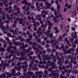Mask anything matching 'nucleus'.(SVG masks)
Listing matches in <instances>:
<instances>
[{"mask_svg": "<svg viewBox=\"0 0 78 78\" xmlns=\"http://www.w3.org/2000/svg\"><path fill=\"white\" fill-rule=\"evenodd\" d=\"M49 66H52V69H58V67H56V65L55 63H54L53 62L50 61H48V64L44 67L45 69L46 70L48 69V67Z\"/></svg>", "mask_w": 78, "mask_h": 78, "instance_id": "obj_1", "label": "nucleus"}, {"mask_svg": "<svg viewBox=\"0 0 78 78\" xmlns=\"http://www.w3.org/2000/svg\"><path fill=\"white\" fill-rule=\"evenodd\" d=\"M23 72L24 73H23V75L24 76H26V77L27 78H30L32 75H33L34 73L33 72H31L30 71H28L27 73L26 71L27 70L26 68L24 69Z\"/></svg>", "mask_w": 78, "mask_h": 78, "instance_id": "obj_2", "label": "nucleus"}, {"mask_svg": "<svg viewBox=\"0 0 78 78\" xmlns=\"http://www.w3.org/2000/svg\"><path fill=\"white\" fill-rule=\"evenodd\" d=\"M59 73V70L57 69L55 71H52V74H50V77H51L52 75L55 76H59L58 73Z\"/></svg>", "mask_w": 78, "mask_h": 78, "instance_id": "obj_3", "label": "nucleus"}, {"mask_svg": "<svg viewBox=\"0 0 78 78\" xmlns=\"http://www.w3.org/2000/svg\"><path fill=\"white\" fill-rule=\"evenodd\" d=\"M16 72V71L14 69H12V72L10 74H8V76H7V78H11V77L12 76L14 75V73Z\"/></svg>", "mask_w": 78, "mask_h": 78, "instance_id": "obj_4", "label": "nucleus"}, {"mask_svg": "<svg viewBox=\"0 0 78 78\" xmlns=\"http://www.w3.org/2000/svg\"><path fill=\"white\" fill-rule=\"evenodd\" d=\"M16 66H17V67H14V69H15L16 70H17L18 71H20V70L22 68V66H20V63L19 62H18L16 64Z\"/></svg>", "mask_w": 78, "mask_h": 78, "instance_id": "obj_5", "label": "nucleus"}, {"mask_svg": "<svg viewBox=\"0 0 78 78\" xmlns=\"http://www.w3.org/2000/svg\"><path fill=\"white\" fill-rule=\"evenodd\" d=\"M37 59V57L36 56H34L33 57L30 56L29 57V59L31 61V63H33V62L35 61V59Z\"/></svg>", "mask_w": 78, "mask_h": 78, "instance_id": "obj_6", "label": "nucleus"}, {"mask_svg": "<svg viewBox=\"0 0 78 78\" xmlns=\"http://www.w3.org/2000/svg\"><path fill=\"white\" fill-rule=\"evenodd\" d=\"M32 27V24H29V25L27 26V28L28 30H29L30 32L31 33H32L33 32V29H31V28Z\"/></svg>", "mask_w": 78, "mask_h": 78, "instance_id": "obj_7", "label": "nucleus"}, {"mask_svg": "<svg viewBox=\"0 0 78 78\" xmlns=\"http://www.w3.org/2000/svg\"><path fill=\"white\" fill-rule=\"evenodd\" d=\"M19 23L20 24H22V27H25V22L23 20V19L22 18H20V19Z\"/></svg>", "mask_w": 78, "mask_h": 78, "instance_id": "obj_8", "label": "nucleus"}, {"mask_svg": "<svg viewBox=\"0 0 78 78\" xmlns=\"http://www.w3.org/2000/svg\"><path fill=\"white\" fill-rule=\"evenodd\" d=\"M41 16L43 18H45V17H46V15L45 14H41V15H37L35 16V17L36 18H39V17H41Z\"/></svg>", "mask_w": 78, "mask_h": 78, "instance_id": "obj_9", "label": "nucleus"}, {"mask_svg": "<svg viewBox=\"0 0 78 78\" xmlns=\"http://www.w3.org/2000/svg\"><path fill=\"white\" fill-rule=\"evenodd\" d=\"M69 58H70V59H71V62H72L73 63L74 62V61H76V58L75 57H73V56H72L71 55L69 56Z\"/></svg>", "mask_w": 78, "mask_h": 78, "instance_id": "obj_10", "label": "nucleus"}, {"mask_svg": "<svg viewBox=\"0 0 78 78\" xmlns=\"http://www.w3.org/2000/svg\"><path fill=\"white\" fill-rule=\"evenodd\" d=\"M59 61H62V62L64 63L65 61V57L64 56H62L61 57V59H60L58 61V62H59Z\"/></svg>", "mask_w": 78, "mask_h": 78, "instance_id": "obj_11", "label": "nucleus"}, {"mask_svg": "<svg viewBox=\"0 0 78 78\" xmlns=\"http://www.w3.org/2000/svg\"><path fill=\"white\" fill-rule=\"evenodd\" d=\"M9 32H11V33H12L13 34H16V36H18V35H19L18 34V33L16 32V31H14V30L13 29L11 30H9Z\"/></svg>", "mask_w": 78, "mask_h": 78, "instance_id": "obj_12", "label": "nucleus"}, {"mask_svg": "<svg viewBox=\"0 0 78 78\" xmlns=\"http://www.w3.org/2000/svg\"><path fill=\"white\" fill-rule=\"evenodd\" d=\"M29 45H33L34 46L33 47V48H34L35 47H36L37 46V44L35 42H34V43H32V42L30 41L29 43Z\"/></svg>", "mask_w": 78, "mask_h": 78, "instance_id": "obj_13", "label": "nucleus"}, {"mask_svg": "<svg viewBox=\"0 0 78 78\" xmlns=\"http://www.w3.org/2000/svg\"><path fill=\"white\" fill-rule=\"evenodd\" d=\"M0 67L2 68V69L3 70H5V65H2V64H0ZM2 70V69L0 68V71Z\"/></svg>", "mask_w": 78, "mask_h": 78, "instance_id": "obj_14", "label": "nucleus"}, {"mask_svg": "<svg viewBox=\"0 0 78 78\" xmlns=\"http://www.w3.org/2000/svg\"><path fill=\"white\" fill-rule=\"evenodd\" d=\"M13 8H14V10L15 11H19L20 9L18 7H17V5H15L13 6Z\"/></svg>", "mask_w": 78, "mask_h": 78, "instance_id": "obj_15", "label": "nucleus"}, {"mask_svg": "<svg viewBox=\"0 0 78 78\" xmlns=\"http://www.w3.org/2000/svg\"><path fill=\"white\" fill-rule=\"evenodd\" d=\"M13 44L16 45V46H20V45H21V42H19L18 43L15 41L13 43Z\"/></svg>", "mask_w": 78, "mask_h": 78, "instance_id": "obj_16", "label": "nucleus"}, {"mask_svg": "<svg viewBox=\"0 0 78 78\" xmlns=\"http://www.w3.org/2000/svg\"><path fill=\"white\" fill-rule=\"evenodd\" d=\"M35 73L36 75H41V74L42 75H43L44 74V73H42V71H36L35 72Z\"/></svg>", "mask_w": 78, "mask_h": 78, "instance_id": "obj_17", "label": "nucleus"}, {"mask_svg": "<svg viewBox=\"0 0 78 78\" xmlns=\"http://www.w3.org/2000/svg\"><path fill=\"white\" fill-rule=\"evenodd\" d=\"M44 58L46 60H48V59H50L51 58L50 57V56L48 55H44Z\"/></svg>", "mask_w": 78, "mask_h": 78, "instance_id": "obj_18", "label": "nucleus"}, {"mask_svg": "<svg viewBox=\"0 0 78 78\" xmlns=\"http://www.w3.org/2000/svg\"><path fill=\"white\" fill-rule=\"evenodd\" d=\"M27 47H28V44H26L25 45H24L23 46H20V49H21V50H23V49H24L25 48Z\"/></svg>", "mask_w": 78, "mask_h": 78, "instance_id": "obj_19", "label": "nucleus"}, {"mask_svg": "<svg viewBox=\"0 0 78 78\" xmlns=\"http://www.w3.org/2000/svg\"><path fill=\"white\" fill-rule=\"evenodd\" d=\"M56 39H55V42L53 45V47H54V48H55L57 46V44L59 42L58 41L56 42Z\"/></svg>", "mask_w": 78, "mask_h": 78, "instance_id": "obj_20", "label": "nucleus"}, {"mask_svg": "<svg viewBox=\"0 0 78 78\" xmlns=\"http://www.w3.org/2000/svg\"><path fill=\"white\" fill-rule=\"evenodd\" d=\"M11 56H12V54H10L9 55H5V59H10L11 58Z\"/></svg>", "mask_w": 78, "mask_h": 78, "instance_id": "obj_21", "label": "nucleus"}, {"mask_svg": "<svg viewBox=\"0 0 78 78\" xmlns=\"http://www.w3.org/2000/svg\"><path fill=\"white\" fill-rule=\"evenodd\" d=\"M32 49L31 48L29 47L28 48V49H25V53H28L30 52V51H31Z\"/></svg>", "mask_w": 78, "mask_h": 78, "instance_id": "obj_22", "label": "nucleus"}, {"mask_svg": "<svg viewBox=\"0 0 78 78\" xmlns=\"http://www.w3.org/2000/svg\"><path fill=\"white\" fill-rule=\"evenodd\" d=\"M58 17H59V16H57L53 18V19L54 20V22L55 23H57V19H58Z\"/></svg>", "mask_w": 78, "mask_h": 78, "instance_id": "obj_23", "label": "nucleus"}, {"mask_svg": "<svg viewBox=\"0 0 78 78\" xmlns=\"http://www.w3.org/2000/svg\"><path fill=\"white\" fill-rule=\"evenodd\" d=\"M58 68L60 71H62V69H63V70H65L66 67H65V66H63L62 67H61V66H59Z\"/></svg>", "mask_w": 78, "mask_h": 78, "instance_id": "obj_24", "label": "nucleus"}, {"mask_svg": "<svg viewBox=\"0 0 78 78\" xmlns=\"http://www.w3.org/2000/svg\"><path fill=\"white\" fill-rule=\"evenodd\" d=\"M56 56L55 55H54L53 57V58L52 59H51L52 61H53L54 62H56Z\"/></svg>", "mask_w": 78, "mask_h": 78, "instance_id": "obj_25", "label": "nucleus"}, {"mask_svg": "<svg viewBox=\"0 0 78 78\" xmlns=\"http://www.w3.org/2000/svg\"><path fill=\"white\" fill-rule=\"evenodd\" d=\"M34 50H35V51L37 53H40L39 50V49H37V47H34Z\"/></svg>", "mask_w": 78, "mask_h": 78, "instance_id": "obj_26", "label": "nucleus"}, {"mask_svg": "<svg viewBox=\"0 0 78 78\" xmlns=\"http://www.w3.org/2000/svg\"><path fill=\"white\" fill-rule=\"evenodd\" d=\"M28 37L29 39H30L32 40V38H33V35L31 34H29L28 35Z\"/></svg>", "mask_w": 78, "mask_h": 78, "instance_id": "obj_27", "label": "nucleus"}, {"mask_svg": "<svg viewBox=\"0 0 78 78\" xmlns=\"http://www.w3.org/2000/svg\"><path fill=\"white\" fill-rule=\"evenodd\" d=\"M7 51L8 52H9L10 53H14V50H10L9 49V47L8 48V49H7Z\"/></svg>", "mask_w": 78, "mask_h": 78, "instance_id": "obj_28", "label": "nucleus"}, {"mask_svg": "<svg viewBox=\"0 0 78 78\" xmlns=\"http://www.w3.org/2000/svg\"><path fill=\"white\" fill-rule=\"evenodd\" d=\"M19 39H20V41H21V42L24 41V39H23V37H22V36H19Z\"/></svg>", "mask_w": 78, "mask_h": 78, "instance_id": "obj_29", "label": "nucleus"}, {"mask_svg": "<svg viewBox=\"0 0 78 78\" xmlns=\"http://www.w3.org/2000/svg\"><path fill=\"white\" fill-rule=\"evenodd\" d=\"M20 11H18L17 12H15L13 14L15 16H17L18 14H20Z\"/></svg>", "mask_w": 78, "mask_h": 78, "instance_id": "obj_30", "label": "nucleus"}, {"mask_svg": "<svg viewBox=\"0 0 78 78\" xmlns=\"http://www.w3.org/2000/svg\"><path fill=\"white\" fill-rule=\"evenodd\" d=\"M35 39H36L37 40L38 42L39 43H41V39L40 38H37V37H36Z\"/></svg>", "mask_w": 78, "mask_h": 78, "instance_id": "obj_31", "label": "nucleus"}, {"mask_svg": "<svg viewBox=\"0 0 78 78\" xmlns=\"http://www.w3.org/2000/svg\"><path fill=\"white\" fill-rule=\"evenodd\" d=\"M16 2H17V3L18 5H21V4L22 3V2H20V1L19 0H16Z\"/></svg>", "mask_w": 78, "mask_h": 78, "instance_id": "obj_32", "label": "nucleus"}, {"mask_svg": "<svg viewBox=\"0 0 78 78\" xmlns=\"http://www.w3.org/2000/svg\"><path fill=\"white\" fill-rule=\"evenodd\" d=\"M53 39H54V40H52ZM53 39H51V40L50 41V43L51 44H53V43H54L55 41V39H56L55 38H53Z\"/></svg>", "mask_w": 78, "mask_h": 78, "instance_id": "obj_33", "label": "nucleus"}, {"mask_svg": "<svg viewBox=\"0 0 78 78\" xmlns=\"http://www.w3.org/2000/svg\"><path fill=\"white\" fill-rule=\"evenodd\" d=\"M62 37H63V36H60L59 37V38L58 39V41L60 42H61L62 41Z\"/></svg>", "mask_w": 78, "mask_h": 78, "instance_id": "obj_34", "label": "nucleus"}, {"mask_svg": "<svg viewBox=\"0 0 78 78\" xmlns=\"http://www.w3.org/2000/svg\"><path fill=\"white\" fill-rule=\"evenodd\" d=\"M5 40L7 41V44H9V42H10V40H9V37H5Z\"/></svg>", "mask_w": 78, "mask_h": 78, "instance_id": "obj_35", "label": "nucleus"}, {"mask_svg": "<svg viewBox=\"0 0 78 78\" xmlns=\"http://www.w3.org/2000/svg\"><path fill=\"white\" fill-rule=\"evenodd\" d=\"M37 7V11H41V9L40 8L41 7L39 6V5H37V6H36Z\"/></svg>", "mask_w": 78, "mask_h": 78, "instance_id": "obj_36", "label": "nucleus"}, {"mask_svg": "<svg viewBox=\"0 0 78 78\" xmlns=\"http://www.w3.org/2000/svg\"><path fill=\"white\" fill-rule=\"evenodd\" d=\"M37 48H38L39 49H41V50H43V48L41 47V45L40 44H38Z\"/></svg>", "mask_w": 78, "mask_h": 78, "instance_id": "obj_37", "label": "nucleus"}, {"mask_svg": "<svg viewBox=\"0 0 78 78\" xmlns=\"http://www.w3.org/2000/svg\"><path fill=\"white\" fill-rule=\"evenodd\" d=\"M43 5H44V4L43 3L41 2V3H40L38 5V6H40V7H41V6L42 7V8L41 9H43V8H42V6H43Z\"/></svg>", "mask_w": 78, "mask_h": 78, "instance_id": "obj_38", "label": "nucleus"}, {"mask_svg": "<svg viewBox=\"0 0 78 78\" xmlns=\"http://www.w3.org/2000/svg\"><path fill=\"white\" fill-rule=\"evenodd\" d=\"M28 67V65H27L25 66H24V65H22V68L23 69H27Z\"/></svg>", "mask_w": 78, "mask_h": 78, "instance_id": "obj_39", "label": "nucleus"}, {"mask_svg": "<svg viewBox=\"0 0 78 78\" xmlns=\"http://www.w3.org/2000/svg\"><path fill=\"white\" fill-rule=\"evenodd\" d=\"M5 28L9 32V30H10V31H11V30L10 29H9V26L8 24H7Z\"/></svg>", "mask_w": 78, "mask_h": 78, "instance_id": "obj_40", "label": "nucleus"}, {"mask_svg": "<svg viewBox=\"0 0 78 78\" xmlns=\"http://www.w3.org/2000/svg\"><path fill=\"white\" fill-rule=\"evenodd\" d=\"M25 50H24V51H21V56H23V55L25 54V53H27L25 52Z\"/></svg>", "mask_w": 78, "mask_h": 78, "instance_id": "obj_41", "label": "nucleus"}, {"mask_svg": "<svg viewBox=\"0 0 78 78\" xmlns=\"http://www.w3.org/2000/svg\"><path fill=\"white\" fill-rule=\"evenodd\" d=\"M53 34H51V33H50L49 34V37H50L51 38V39H53V38H54V37H53Z\"/></svg>", "mask_w": 78, "mask_h": 78, "instance_id": "obj_42", "label": "nucleus"}, {"mask_svg": "<svg viewBox=\"0 0 78 78\" xmlns=\"http://www.w3.org/2000/svg\"><path fill=\"white\" fill-rule=\"evenodd\" d=\"M22 3H23V4H25V6H27V1H23L22 2Z\"/></svg>", "mask_w": 78, "mask_h": 78, "instance_id": "obj_43", "label": "nucleus"}, {"mask_svg": "<svg viewBox=\"0 0 78 78\" xmlns=\"http://www.w3.org/2000/svg\"><path fill=\"white\" fill-rule=\"evenodd\" d=\"M41 27L42 28H47V26L45 24H41Z\"/></svg>", "mask_w": 78, "mask_h": 78, "instance_id": "obj_44", "label": "nucleus"}, {"mask_svg": "<svg viewBox=\"0 0 78 78\" xmlns=\"http://www.w3.org/2000/svg\"><path fill=\"white\" fill-rule=\"evenodd\" d=\"M37 57L40 60V61H41V60H42V58H41V55H37Z\"/></svg>", "mask_w": 78, "mask_h": 78, "instance_id": "obj_45", "label": "nucleus"}, {"mask_svg": "<svg viewBox=\"0 0 78 78\" xmlns=\"http://www.w3.org/2000/svg\"><path fill=\"white\" fill-rule=\"evenodd\" d=\"M30 64L29 65V66L30 68H31V67H33V64H34V62H33V63H31V60H30Z\"/></svg>", "mask_w": 78, "mask_h": 78, "instance_id": "obj_46", "label": "nucleus"}, {"mask_svg": "<svg viewBox=\"0 0 78 78\" xmlns=\"http://www.w3.org/2000/svg\"><path fill=\"white\" fill-rule=\"evenodd\" d=\"M72 44L73 45V48H76V45L75 44V42H72Z\"/></svg>", "mask_w": 78, "mask_h": 78, "instance_id": "obj_47", "label": "nucleus"}, {"mask_svg": "<svg viewBox=\"0 0 78 78\" xmlns=\"http://www.w3.org/2000/svg\"><path fill=\"white\" fill-rule=\"evenodd\" d=\"M57 9L58 10V12H59V11H60L59 9H60L61 8V7H60V6L58 5V6H57Z\"/></svg>", "mask_w": 78, "mask_h": 78, "instance_id": "obj_48", "label": "nucleus"}, {"mask_svg": "<svg viewBox=\"0 0 78 78\" xmlns=\"http://www.w3.org/2000/svg\"><path fill=\"white\" fill-rule=\"evenodd\" d=\"M4 23H9V21L8 20H5L4 21Z\"/></svg>", "mask_w": 78, "mask_h": 78, "instance_id": "obj_49", "label": "nucleus"}, {"mask_svg": "<svg viewBox=\"0 0 78 78\" xmlns=\"http://www.w3.org/2000/svg\"><path fill=\"white\" fill-rule=\"evenodd\" d=\"M57 63L58 64H60V66H61L62 65V63H63V62H62V61H59V62H58V61Z\"/></svg>", "mask_w": 78, "mask_h": 78, "instance_id": "obj_50", "label": "nucleus"}, {"mask_svg": "<svg viewBox=\"0 0 78 78\" xmlns=\"http://www.w3.org/2000/svg\"><path fill=\"white\" fill-rule=\"evenodd\" d=\"M1 17H2V20H4L6 19V18L5 17V16H4V15H2Z\"/></svg>", "mask_w": 78, "mask_h": 78, "instance_id": "obj_51", "label": "nucleus"}, {"mask_svg": "<svg viewBox=\"0 0 78 78\" xmlns=\"http://www.w3.org/2000/svg\"><path fill=\"white\" fill-rule=\"evenodd\" d=\"M72 51V50H71V49L69 48L68 49V52L69 54H71L72 52L71 51Z\"/></svg>", "mask_w": 78, "mask_h": 78, "instance_id": "obj_52", "label": "nucleus"}, {"mask_svg": "<svg viewBox=\"0 0 78 78\" xmlns=\"http://www.w3.org/2000/svg\"><path fill=\"white\" fill-rule=\"evenodd\" d=\"M3 24V22L2 21V19H0V25H2Z\"/></svg>", "mask_w": 78, "mask_h": 78, "instance_id": "obj_53", "label": "nucleus"}, {"mask_svg": "<svg viewBox=\"0 0 78 78\" xmlns=\"http://www.w3.org/2000/svg\"><path fill=\"white\" fill-rule=\"evenodd\" d=\"M31 40H30V39H29L28 38V39H27L25 40V41L27 43H28L30 42V41H31Z\"/></svg>", "mask_w": 78, "mask_h": 78, "instance_id": "obj_54", "label": "nucleus"}, {"mask_svg": "<svg viewBox=\"0 0 78 78\" xmlns=\"http://www.w3.org/2000/svg\"><path fill=\"white\" fill-rule=\"evenodd\" d=\"M48 8H49L50 7H51V4L50 3H49L47 5Z\"/></svg>", "mask_w": 78, "mask_h": 78, "instance_id": "obj_55", "label": "nucleus"}, {"mask_svg": "<svg viewBox=\"0 0 78 78\" xmlns=\"http://www.w3.org/2000/svg\"><path fill=\"white\" fill-rule=\"evenodd\" d=\"M26 58H27V55H24L23 57V60H24V61H25V60L26 59Z\"/></svg>", "mask_w": 78, "mask_h": 78, "instance_id": "obj_56", "label": "nucleus"}, {"mask_svg": "<svg viewBox=\"0 0 78 78\" xmlns=\"http://www.w3.org/2000/svg\"><path fill=\"white\" fill-rule=\"evenodd\" d=\"M27 7H28L29 8L31 6V4L30 3H27Z\"/></svg>", "mask_w": 78, "mask_h": 78, "instance_id": "obj_57", "label": "nucleus"}, {"mask_svg": "<svg viewBox=\"0 0 78 78\" xmlns=\"http://www.w3.org/2000/svg\"><path fill=\"white\" fill-rule=\"evenodd\" d=\"M5 50V49L3 48H0V51H1V52H2V51H3Z\"/></svg>", "mask_w": 78, "mask_h": 78, "instance_id": "obj_58", "label": "nucleus"}, {"mask_svg": "<svg viewBox=\"0 0 78 78\" xmlns=\"http://www.w3.org/2000/svg\"><path fill=\"white\" fill-rule=\"evenodd\" d=\"M8 30H4L3 31V33L5 34H6V33H8Z\"/></svg>", "mask_w": 78, "mask_h": 78, "instance_id": "obj_59", "label": "nucleus"}, {"mask_svg": "<svg viewBox=\"0 0 78 78\" xmlns=\"http://www.w3.org/2000/svg\"><path fill=\"white\" fill-rule=\"evenodd\" d=\"M7 46V44L5 43V44H4L3 45V47H4V48H6Z\"/></svg>", "mask_w": 78, "mask_h": 78, "instance_id": "obj_60", "label": "nucleus"}, {"mask_svg": "<svg viewBox=\"0 0 78 78\" xmlns=\"http://www.w3.org/2000/svg\"><path fill=\"white\" fill-rule=\"evenodd\" d=\"M60 76V78H67V77H66V76H62V75L61 74Z\"/></svg>", "mask_w": 78, "mask_h": 78, "instance_id": "obj_61", "label": "nucleus"}, {"mask_svg": "<svg viewBox=\"0 0 78 78\" xmlns=\"http://www.w3.org/2000/svg\"><path fill=\"white\" fill-rule=\"evenodd\" d=\"M45 41H43L42 42H41L40 43L42 45H44L45 44Z\"/></svg>", "mask_w": 78, "mask_h": 78, "instance_id": "obj_62", "label": "nucleus"}, {"mask_svg": "<svg viewBox=\"0 0 78 78\" xmlns=\"http://www.w3.org/2000/svg\"><path fill=\"white\" fill-rule=\"evenodd\" d=\"M15 30L17 32H18V31H19V28L17 27H15Z\"/></svg>", "mask_w": 78, "mask_h": 78, "instance_id": "obj_63", "label": "nucleus"}, {"mask_svg": "<svg viewBox=\"0 0 78 78\" xmlns=\"http://www.w3.org/2000/svg\"><path fill=\"white\" fill-rule=\"evenodd\" d=\"M74 73H75V74H78V70H75L74 71Z\"/></svg>", "mask_w": 78, "mask_h": 78, "instance_id": "obj_64", "label": "nucleus"}]
</instances>
